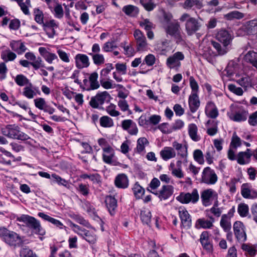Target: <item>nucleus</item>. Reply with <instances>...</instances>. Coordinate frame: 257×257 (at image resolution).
<instances>
[{
    "label": "nucleus",
    "instance_id": "obj_1",
    "mask_svg": "<svg viewBox=\"0 0 257 257\" xmlns=\"http://www.w3.org/2000/svg\"><path fill=\"white\" fill-rule=\"evenodd\" d=\"M216 39L222 43L223 46L217 42L212 41L211 44L216 49L219 55H224L228 51L227 47L230 45L232 42L233 36L227 30L222 29L219 30L216 36Z\"/></svg>",
    "mask_w": 257,
    "mask_h": 257
},
{
    "label": "nucleus",
    "instance_id": "obj_2",
    "mask_svg": "<svg viewBox=\"0 0 257 257\" xmlns=\"http://www.w3.org/2000/svg\"><path fill=\"white\" fill-rule=\"evenodd\" d=\"M0 237L3 241L11 246H20L23 243V238L19 234L5 227H0Z\"/></svg>",
    "mask_w": 257,
    "mask_h": 257
},
{
    "label": "nucleus",
    "instance_id": "obj_3",
    "mask_svg": "<svg viewBox=\"0 0 257 257\" xmlns=\"http://www.w3.org/2000/svg\"><path fill=\"white\" fill-rule=\"evenodd\" d=\"M17 220L22 222L25 225L31 229L34 232L40 235H44L45 234V230L41 226L39 221L35 217L28 215L23 214L17 218Z\"/></svg>",
    "mask_w": 257,
    "mask_h": 257
},
{
    "label": "nucleus",
    "instance_id": "obj_4",
    "mask_svg": "<svg viewBox=\"0 0 257 257\" xmlns=\"http://www.w3.org/2000/svg\"><path fill=\"white\" fill-rule=\"evenodd\" d=\"M2 134L11 139H17L21 141H26L30 139V137L22 132L20 127L17 124H8L2 128Z\"/></svg>",
    "mask_w": 257,
    "mask_h": 257
},
{
    "label": "nucleus",
    "instance_id": "obj_5",
    "mask_svg": "<svg viewBox=\"0 0 257 257\" xmlns=\"http://www.w3.org/2000/svg\"><path fill=\"white\" fill-rule=\"evenodd\" d=\"M179 20L181 22H185L186 30L189 35H191L198 31L201 26L197 20L187 13L183 14Z\"/></svg>",
    "mask_w": 257,
    "mask_h": 257
},
{
    "label": "nucleus",
    "instance_id": "obj_6",
    "mask_svg": "<svg viewBox=\"0 0 257 257\" xmlns=\"http://www.w3.org/2000/svg\"><path fill=\"white\" fill-rule=\"evenodd\" d=\"M218 180L215 171L209 167H205L202 173L201 182L207 185H214Z\"/></svg>",
    "mask_w": 257,
    "mask_h": 257
},
{
    "label": "nucleus",
    "instance_id": "obj_7",
    "mask_svg": "<svg viewBox=\"0 0 257 257\" xmlns=\"http://www.w3.org/2000/svg\"><path fill=\"white\" fill-rule=\"evenodd\" d=\"M110 97V94L106 91L98 93L95 96L91 98L89 104L92 107L97 108L100 105H102L105 101H109Z\"/></svg>",
    "mask_w": 257,
    "mask_h": 257
},
{
    "label": "nucleus",
    "instance_id": "obj_8",
    "mask_svg": "<svg viewBox=\"0 0 257 257\" xmlns=\"http://www.w3.org/2000/svg\"><path fill=\"white\" fill-rule=\"evenodd\" d=\"M199 198V194L196 189H194L191 193H181L178 196V201L182 203L187 204L190 202L196 203Z\"/></svg>",
    "mask_w": 257,
    "mask_h": 257
},
{
    "label": "nucleus",
    "instance_id": "obj_9",
    "mask_svg": "<svg viewBox=\"0 0 257 257\" xmlns=\"http://www.w3.org/2000/svg\"><path fill=\"white\" fill-rule=\"evenodd\" d=\"M164 20L167 24L166 31L168 34L176 37L177 33V22L173 20V16L171 14H164Z\"/></svg>",
    "mask_w": 257,
    "mask_h": 257
},
{
    "label": "nucleus",
    "instance_id": "obj_10",
    "mask_svg": "<svg viewBox=\"0 0 257 257\" xmlns=\"http://www.w3.org/2000/svg\"><path fill=\"white\" fill-rule=\"evenodd\" d=\"M201 199L202 204L205 206H208L211 204L212 200L218 199V194L213 189H207L201 192Z\"/></svg>",
    "mask_w": 257,
    "mask_h": 257
},
{
    "label": "nucleus",
    "instance_id": "obj_11",
    "mask_svg": "<svg viewBox=\"0 0 257 257\" xmlns=\"http://www.w3.org/2000/svg\"><path fill=\"white\" fill-rule=\"evenodd\" d=\"M235 236L239 241H244L246 239L245 227L240 221H236L233 224Z\"/></svg>",
    "mask_w": 257,
    "mask_h": 257
},
{
    "label": "nucleus",
    "instance_id": "obj_12",
    "mask_svg": "<svg viewBox=\"0 0 257 257\" xmlns=\"http://www.w3.org/2000/svg\"><path fill=\"white\" fill-rule=\"evenodd\" d=\"M241 194L246 199H254L257 197V191L252 188L249 183H243L241 186Z\"/></svg>",
    "mask_w": 257,
    "mask_h": 257
},
{
    "label": "nucleus",
    "instance_id": "obj_13",
    "mask_svg": "<svg viewBox=\"0 0 257 257\" xmlns=\"http://www.w3.org/2000/svg\"><path fill=\"white\" fill-rule=\"evenodd\" d=\"M134 36L137 43L138 51L144 50L147 46L146 38L140 30H136L134 33Z\"/></svg>",
    "mask_w": 257,
    "mask_h": 257
},
{
    "label": "nucleus",
    "instance_id": "obj_14",
    "mask_svg": "<svg viewBox=\"0 0 257 257\" xmlns=\"http://www.w3.org/2000/svg\"><path fill=\"white\" fill-rule=\"evenodd\" d=\"M43 30L46 32L49 38H52L56 34L55 28H58V25L55 20H51L45 22L43 25Z\"/></svg>",
    "mask_w": 257,
    "mask_h": 257
},
{
    "label": "nucleus",
    "instance_id": "obj_15",
    "mask_svg": "<svg viewBox=\"0 0 257 257\" xmlns=\"http://www.w3.org/2000/svg\"><path fill=\"white\" fill-rule=\"evenodd\" d=\"M179 212L181 221V225L183 227L189 228L191 224V219L188 211L185 208L180 207Z\"/></svg>",
    "mask_w": 257,
    "mask_h": 257
},
{
    "label": "nucleus",
    "instance_id": "obj_16",
    "mask_svg": "<svg viewBox=\"0 0 257 257\" xmlns=\"http://www.w3.org/2000/svg\"><path fill=\"white\" fill-rule=\"evenodd\" d=\"M207 216L209 220L206 219L204 218L197 219L196 223V227L198 228H202L204 229H209L213 226V223L215 221L214 218L212 216Z\"/></svg>",
    "mask_w": 257,
    "mask_h": 257
},
{
    "label": "nucleus",
    "instance_id": "obj_17",
    "mask_svg": "<svg viewBox=\"0 0 257 257\" xmlns=\"http://www.w3.org/2000/svg\"><path fill=\"white\" fill-rule=\"evenodd\" d=\"M76 66L78 69L88 67L89 66V58L86 55L78 54L75 57Z\"/></svg>",
    "mask_w": 257,
    "mask_h": 257
},
{
    "label": "nucleus",
    "instance_id": "obj_18",
    "mask_svg": "<svg viewBox=\"0 0 257 257\" xmlns=\"http://www.w3.org/2000/svg\"><path fill=\"white\" fill-rule=\"evenodd\" d=\"M188 103L191 111L193 113L196 112L200 104L198 94L191 93L189 97Z\"/></svg>",
    "mask_w": 257,
    "mask_h": 257
},
{
    "label": "nucleus",
    "instance_id": "obj_19",
    "mask_svg": "<svg viewBox=\"0 0 257 257\" xmlns=\"http://www.w3.org/2000/svg\"><path fill=\"white\" fill-rule=\"evenodd\" d=\"M252 156L251 151L247 149L245 152H240L237 155V162L240 165H244L249 163Z\"/></svg>",
    "mask_w": 257,
    "mask_h": 257
},
{
    "label": "nucleus",
    "instance_id": "obj_20",
    "mask_svg": "<svg viewBox=\"0 0 257 257\" xmlns=\"http://www.w3.org/2000/svg\"><path fill=\"white\" fill-rule=\"evenodd\" d=\"M248 115V111L241 109L235 113H228V116L229 118L236 122H239L242 121H245L246 120Z\"/></svg>",
    "mask_w": 257,
    "mask_h": 257
},
{
    "label": "nucleus",
    "instance_id": "obj_21",
    "mask_svg": "<svg viewBox=\"0 0 257 257\" xmlns=\"http://www.w3.org/2000/svg\"><path fill=\"white\" fill-rule=\"evenodd\" d=\"M206 115L211 118H215L218 115V110L215 104L209 101L207 102L205 109Z\"/></svg>",
    "mask_w": 257,
    "mask_h": 257
},
{
    "label": "nucleus",
    "instance_id": "obj_22",
    "mask_svg": "<svg viewBox=\"0 0 257 257\" xmlns=\"http://www.w3.org/2000/svg\"><path fill=\"white\" fill-rule=\"evenodd\" d=\"M173 192V188L172 186L164 185L159 193L158 192H152L156 195H158V197L161 200H165L172 195Z\"/></svg>",
    "mask_w": 257,
    "mask_h": 257
},
{
    "label": "nucleus",
    "instance_id": "obj_23",
    "mask_svg": "<svg viewBox=\"0 0 257 257\" xmlns=\"http://www.w3.org/2000/svg\"><path fill=\"white\" fill-rule=\"evenodd\" d=\"M114 183L117 188L124 189L128 186V179L126 175L120 174L115 177Z\"/></svg>",
    "mask_w": 257,
    "mask_h": 257
},
{
    "label": "nucleus",
    "instance_id": "obj_24",
    "mask_svg": "<svg viewBox=\"0 0 257 257\" xmlns=\"http://www.w3.org/2000/svg\"><path fill=\"white\" fill-rule=\"evenodd\" d=\"M39 52L45 61L49 64H52L53 61L55 59L58 60V57L55 54L49 52L45 47H40L39 48Z\"/></svg>",
    "mask_w": 257,
    "mask_h": 257
},
{
    "label": "nucleus",
    "instance_id": "obj_25",
    "mask_svg": "<svg viewBox=\"0 0 257 257\" xmlns=\"http://www.w3.org/2000/svg\"><path fill=\"white\" fill-rule=\"evenodd\" d=\"M244 30L248 35H257V19L247 22L244 25Z\"/></svg>",
    "mask_w": 257,
    "mask_h": 257
},
{
    "label": "nucleus",
    "instance_id": "obj_26",
    "mask_svg": "<svg viewBox=\"0 0 257 257\" xmlns=\"http://www.w3.org/2000/svg\"><path fill=\"white\" fill-rule=\"evenodd\" d=\"M179 5L185 9H190L193 6L200 9L203 6L202 1L200 0H186L184 3H179Z\"/></svg>",
    "mask_w": 257,
    "mask_h": 257
},
{
    "label": "nucleus",
    "instance_id": "obj_27",
    "mask_svg": "<svg viewBox=\"0 0 257 257\" xmlns=\"http://www.w3.org/2000/svg\"><path fill=\"white\" fill-rule=\"evenodd\" d=\"M105 202L110 214L113 215L117 207V200L114 197L109 196L106 197Z\"/></svg>",
    "mask_w": 257,
    "mask_h": 257
},
{
    "label": "nucleus",
    "instance_id": "obj_28",
    "mask_svg": "<svg viewBox=\"0 0 257 257\" xmlns=\"http://www.w3.org/2000/svg\"><path fill=\"white\" fill-rule=\"evenodd\" d=\"M10 46L12 49L18 54H22L26 50V47L24 43L20 41H12Z\"/></svg>",
    "mask_w": 257,
    "mask_h": 257
},
{
    "label": "nucleus",
    "instance_id": "obj_29",
    "mask_svg": "<svg viewBox=\"0 0 257 257\" xmlns=\"http://www.w3.org/2000/svg\"><path fill=\"white\" fill-rule=\"evenodd\" d=\"M187 149L186 146H182L180 144H178V157L180 156L182 159V161H178V166L179 162L182 163L183 165L185 167H187Z\"/></svg>",
    "mask_w": 257,
    "mask_h": 257
},
{
    "label": "nucleus",
    "instance_id": "obj_30",
    "mask_svg": "<svg viewBox=\"0 0 257 257\" xmlns=\"http://www.w3.org/2000/svg\"><path fill=\"white\" fill-rule=\"evenodd\" d=\"M103 151L104 152L102 155L104 162L107 164H111L114 156L113 149L111 147L108 146L103 148Z\"/></svg>",
    "mask_w": 257,
    "mask_h": 257
},
{
    "label": "nucleus",
    "instance_id": "obj_31",
    "mask_svg": "<svg viewBox=\"0 0 257 257\" xmlns=\"http://www.w3.org/2000/svg\"><path fill=\"white\" fill-rule=\"evenodd\" d=\"M241 249L245 251V254L249 257L254 256L257 253V246L243 243Z\"/></svg>",
    "mask_w": 257,
    "mask_h": 257
},
{
    "label": "nucleus",
    "instance_id": "obj_32",
    "mask_svg": "<svg viewBox=\"0 0 257 257\" xmlns=\"http://www.w3.org/2000/svg\"><path fill=\"white\" fill-rule=\"evenodd\" d=\"M152 214L148 209L144 208L141 211V219L143 224L150 226Z\"/></svg>",
    "mask_w": 257,
    "mask_h": 257
},
{
    "label": "nucleus",
    "instance_id": "obj_33",
    "mask_svg": "<svg viewBox=\"0 0 257 257\" xmlns=\"http://www.w3.org/2000/svg\"><path fill=\"white\" fill-rule=\"evenodd\" d=\"M122 11L126 15L131 17H135L139 13L138 8L137 7L131 5L124 6Z\"/></svg>",
    "mask_w": 257,
    "mask_h": 257
},
{
    "label": "nucleus",
    "instance_id": "obj_34",
    "mask_svg": "<svg viewBox=\"0 0 257 257\" xmlns=\"http://www.w3.org/2000/svg\"><path fill=\"white\" fill-rule=\"evenodd\" d=\"M198 128L196 124L194 123L190 124L188 127V133L190 137L194 141H198L200 138L197 135Z\"/></svg>",
    "mask_w": 257,
    "mask_h": 257
},
{
    "label": "nucleus",
    "instance_id": "obj_35",
    "mask_svg": "<svg viewBox=\"0 0 257 257\" xmlns=\"http://www.w3.org/2000/svg\"><path fill=\"white\" fill-rule=\"evenodd\" d=\"M160 155L164 160H167L174 157L176 155V153L173 148L166 147L163 150L161 151Z\"/></svg>",
    "mask_w": 257,
    "mask_h": 257
},
{
    "label": "nucleus",
    "instance_id": "obj_36",
    "mask_svg": "<svg viewBox=\"0 0 257 257\" xmlns=\"http://www.w3.org/2000/svg\"><path fill=\"white\" fill-rule=\"evenodd\" d=\"M244 15L237 11H232L224 15V18L228 21H231L234 19H241L243 18Z\"/></svg>",
    "mask_w": 257,
    "mask_h": 257
},
{
    "label": "nucleus",
    "instance_id": "obj_37",
    "mask_svg": "<svg viewBox=\"0 0 257 257\" xmlns=\"http://www.w3.org/2000/svg\"><path fill=\"white\" fill-rule=\"evenodd\" d=\"M236 82L242 86L245 91L248 87L251 86V82L250 78L248 76H243L236 80Z\"/></svg>",
    "mask_w": 257,
    "mask_h": 257
},
{
    "label": "nucleus",
    "instance_id": "obj_38",
    "mask_svg": "<svg viewBox=\"0 0 257 257\" xmlns=\"http://www.w3.org/2000/svg\"><path fill=\"white\" fill-rule=\"evenodd\" d=\"M134 195L137 199H140L145 193V189L137 182L132 188Z\"/></svg>",
    "mask_w": 257,
    "mask_h": 257
},
{
    "label": "nucleus",
    "instance_id": "obj_39",
    "mask_svg": "<svg viewBox=\"0 0 257 257\" xmlns=\"http://www.w3.org/2000/svg\"><path fill=\"white\" fill-rule=\"evenodd\" d=\"M98 74L96 72L92 73L89 76V80L90 83V87L92 89H96L99 87L100 85L97 81Z\"/></svg>",
    "mask_w": 257,
    "mask_h": 257
},
{
    "label": "nucleus",
    "instance_id": "obj_40",
    "mask_svg": "<svg viewBox=\"0 0 257 257\" xmlns=\"http://www.w3.org/2000/svg\"><path fill=\"white\" fill-rule=\"evenodd\" d=\"M220 225L225 231H228L231 228V223L226 214H223L221 216Z\"/></svg>",
    "mask_w": 257,
    "mask_h": 257
},
{
    "label": "nucleus",
    "instance_id": "obj_41",
    "mask_svg": "<svg viewBox=\"0 0 257 257\" xmlns=\"http://www.w3.org/2000/svg\"><path fill=\"white\" fill-rule=\"evenodd\" d=\"M100 124L102 127H110L113 125V122L108 116H103L100 118Z\"/></svg>",
    "mask_w": 257,
    "mask_h": 257
},
{
    "label": "nucleus",
    "instance_id": "obj_42",
    "mask_svg": "<svg viewBox=\"0 0 257 257\" xmlns=\"http://www.w3.org/2000/svg\"><path fill=\"white\" fill-rule=\"evenodd\" d=\"M82 237L90 243H94L96 240L95 234L93 232L87 230Z\"/></svg>",
    "mask_w": 257,
    "mask_h": 257
},
{
    "label": "nucleus",
    "instance_id": "obj_43",
    "mask_svg": "<svg viewBox=\"0 0 257 257\" xmlns=\"http://www.w3.org/2000/svg\"><path fill=\"white\" fill-rule=\"evenodd\" d=\"M68 216L76 221L78 223H80L84 226H86L89 224L86 220H85L82 216L79 214H76L74 213H70L68 214Z\"/></svg>",
    "mask_w": 257,
    "mask_h": 257
},
{
    "label": "nucleus",
    "instance_id": "obj_44",
    "mask_svg": "<svg viewBox=\"0 0 257 257\" xmlns=\"http://www.w3.org/2000/svg\"><path fill=\"white\" fill-rule=\"evenodd\" d=\"M237 211L241 217H246L249 213V208L247 205L240 203L238 205Z\"/></svg>",
    "mask_w": 257,
    "mask_h": 257
},
{
    "label": "nucleus",
    "instance_id": "obj_45",
    "mask_svg": "<svg viewBox=\"0 0 257 257\" xmlns=\"http://www.w3.org/2000/svg\"><path fill=\"white\" fill-rule=\"evenodd\" d=\"M149 142L145 138H140L138 140L137 150L139 153L143 152L145 148V145H148Z\"/></svg>",
    "mask_w": 257,
    "mask_h": 257
},
{
    "label": "nucleus",
    "instance_id": "obj_46",
    "mask_svg": "<svg viewBox=\"0 0 257 257\" xmlns=\"http://www.w3.org/2000/svg\"><path fill=\"white\" fill-rule=\"evenodd\" d=\"M89 55L91 56L93 62L97 65L102 64L104 62V58L102 54H93L92 53H89Z\"/></svg>",
    "mask_w": 257,
    "mask_h": 257
},
{
    "label": "nucleus",
    "instance_id": "obj_47",
    "mask_svg": "<svg viewBox=\"0 0 257 257\" xmlns=\"http://www.w3.org/2000/svg\"><path fill=\"white\" fill-rule=\"evenodd\" d=\"M35 16V20L39 24L43 25L44 22V14L41 10L36 9L34 11Z\"/></svg>",
    "mask_w": 257,
    "mask_h": 257
},
{
    "label": "nucleus",
    "instance_id": "obj_48",
    "mask_svg": "<svg viewBox=\"0 0 257 257\" xmlns=\"http://www.w3.org/2000/svg\"><path fill=\"white\" fill-rule=\"evenodd\" d=\"M32 84L29 83V86H26L24 88L23 95L29 99L33 98L36 95L35 91L31 89Z\"/></svg>",
    "mask_w": 257,
    "mask_h": 257
},
{
    "label": "nucleus",
    "instance_id": "obj_49",
    "mask_svg": "<svg viewBox=\"0 0 257 257\" xmlns=\"http://www.w3.org/2000/svg\"><path fill=\"white\" fill-rule=\"evenodd\" d=\"M1 56L2 58L6 62H8V61H13L17 57L15 53L10 51V50L3 52Z\"/></svg>",
    "mask_w": 257,
    "mask_h": 257
},
{
    "label": "nucleus",
    "instance_id": "obj_50",
    "mask_svg": "<svg viewBox=\"0 0 257 257\" xmlns=\"http://www.w3.org/2000/svg\"><path fill=\"white\" fill-rule=\"evenodd\" d=\"M241 145V139L237 136L236 133H234L230 143V147H232L234 149H236L237 147L240 146Z\"/></svg>",
    "mask_w": 257,
    "mask_h": 257
},
{
    "label": "nucleus",
    "instance_id": "obj_51",
    "mask_svg": "<svg viewBox=\"0 0 257 257\" xmlns=\"http://www.w3.org/2000/svg\"><path fill=\"white\" fill-rule=\"evenodd\" d=\"M193 157L194 160L199 164H203L204 160L202 152L200 150H196L193 153Z\"/></svg>",
    "mask_w": 257,
    "mask_h": 257
},
{
    "label": "nucleus",
    "instance_id": "obj_52",
    "mask_svg": "<svg viewBox=\"0 0 257 257\" xmlns=\"http://www.w3.org/2000/svg\"><path fill=\"white\" fill-rule=\"evenodd\" d=\"M140 3L148 11H152L156 7L152 0H140Z\"/></svg>",
    "mask_w": 257,
    "mask_h": 257
},
{
    "label": "nucleus",
    "instance_id": "obj_53",
    "mask_svg": "<svg viewBox=\"0 0 257 257\" xmlns=\"http://www.w3.org/2000/svg\"><path fill=\"white\" fill-rule=\"evenodd\" d=\"M244 59L246 61L251 64L257 60V52L249 51L244 56Z\"/></svg>",
    "mask_w": 257,
    "mask_h": 257
},
{
    "label": "nucleus",
    "instance_id": "obj_54",
    "mask_svg": "<svg viewBox=\"0 0 257 257\" xmlns=\"http://www.w3.org/2000/svg\"><path fill=\"white\" fill-rule=\"evenodd\" d=\"M15 81L18 85L21 86L29 83V80L28 79L22 74L17 75L15 78Z\"/></svg>",
    "mask_w": 257,
    "mask_h": 257
},
{
    "label": "nucleus",
    "instance_id": "obj_55",
    "mask_svg": "<svg viewBox=\"0 0 257 257\" xmlns=\"http://www.w3.org/2000/svg\"><path fill=\"white\" fill-rule=\"evenodd\" d=\"M239 181V179L232 178L229 182H226V185L229 188L231 193H234L236 191V184Z\"/></svg>",
    "mask_w": 257,
    "mask_h": 257
},
{
    "label": "nucleus",
    "instance_id": "obj_56",
    "mask_svg": "<svg viewBox=\"0 0 257 257\" xmlns=\"http://www.w3.org/2000/svg\"><path fill=\"white\" fill-rule=\"evenodd\" d=\"M52 177L55 179V181L59 184L65 186L66 188H69L70 187V184L69 183L64 179L62 178L56 174H53Z\"/></svg>",
    "mask_w": 257,
    "mask_h": 257
},
{
    "label": "nucleus",
    "instance_id": "obj_57",
    "mask_svg": "<svg viewBox=\"0 0 257 257\" xmlns=\"http://www.w3.org/2000/svg\"><path fill=\"white\" fill-rule=\"evenodd\" d=\"M228 88L231 92L238 95L241 96L243 95V91L241 87H236L234 84H229L228 85Z\"/></svg>",
    "mask_w": 257,
    "mask_h": 257
},
{
    "label": "nucleus",
    "instance_id": "obj_58",
    "mask_svg": "<svg viewBox=\"0 0 257 257\" xmlns=\"http://www.w3.org/2000/svg\"><path fill=\"white\" fill-rule=\"evenodd\" d=\"M215 153L213 147L211 146L208 147V150L205 155L206 160L209 164L213 163V156Z\"/></svg>",
    "mask_w": 257,
    "mask_h": 257
},
{
    "label": "nucleus",
    "instance_id": "obj_59",
    "mask_svg": "<svg viewBox=\"0 0 257 257\" xmlns=\"http://www.w3.org/2000/svg\"><path fill=\"white\" fill-rule=\"evenodd\" d=\"M21 257H38L36 253L28 248H23L20 251Z\"/></svg>",
    "mask_w": 257,
    "mask_h": 257
},
{
    "label": "nucleus",
    "instance_id": "obj_60",
    "mask_svg": "<svg viewBox=\"0 0 257 257\" xmlns=\"http://www.w3.org/2000/svg\"><path fill=\"white\" fill-rule=\"evenodd\" d=\"M141 27L144 28L146 31L152 30L154 28L153 24L148 19H144L143 21L140 22Z\"/></svg>",
    "mask_w": 257,
    "mask_h": 257
},
{
    "label": "nucleus",
    "instance_id": "obj_61",
    "mask_svg": "<svg viewBox=\"0 0 257 257\" xmlns=\"http://www.w3.org/2000/svg\"><path fill=\"white\" fill-rule=\"evenodd\" d=\"M116 105L111 103L106 107L107 112L112 116H117L120 114L118 111L115 110Z\"/></svg>",
    "mask_w": 257,
    "mask_h": 257
},
{
    "label": "nucleus",
    "instance_id": "obj_62",
    "mask_svg": "<svg viewBox=\"0 0 257 257\" xmlns=\"http://www.w3.org/2000/svg\"><path fill=\"white\" fill-rule=\"evenodd\" d=\"M32 65L35 70H37L41 67H44V64L43 63V61L40 57L36 58L35 60L31 62Z\"/></svg>",
    "mask_w": 257,
    "mask_h": 257
},
{
    "label": "nucleus",
    "instance_id": "obj_63",
    "mask_svg": "<svg viewBox=\"0 0 257 257\" xmlns=\"http://www.w3.org/2000/svg\"><path fill=\"white\" fill-rule=\"evenodd\" d=\"M116 47L117 46L115 45L114 42H107L104 44L102 49L104 52H107L111 51L114 48Z\"/></svg>",
    "mask_w": 257,
    "mask_h": 257
},
{
    "label": "nucleus",
    "instance_id": "obj_64",
    "mask_svg": "<svg viewBox=\"0 0 257 257\" xmlns=\"http://www.w3.org/2000/svg\"><path fill=\"white\" fill-rule=\"evenodd\" d=\"M248 122L251 126L257 125V110L249 115Z\"/></svg>",
    "mask_w": 257,
    "mask_h": 257
}]
</instances>
